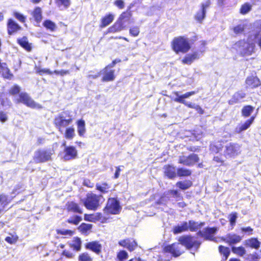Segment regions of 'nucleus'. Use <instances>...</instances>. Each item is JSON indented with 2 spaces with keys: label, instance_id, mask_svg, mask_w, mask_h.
I'll list each match as a JSON object with an SVG mask.
<instances>
[{
  "label": "nucleus",
  "instance_id": "nucleus-1",
  "mask_svg": "<svg viewBox=\"0 0 261 261\" xmlns=\"http://www.w3.org/2000/svg\"><path fill=\"white\" fill-rule=\"evenodd\" d=\"M20 87L16 84L12 86L9 90L8 93L11 96L18 94V97L14 99V101L16 103H22L32 109L42 108V106L33 100L27 93H20Z\"/></svg>",
  "mask_w": 261,
  "mask_h": 261
},
{
  "label": "nucleus",
  "instance_id": "nucleus-2",
  "mask_svg": "<svg viewBox=\"0 0 261 261\" xmlns=\"http://www.w3.org/2000/svg\"><path fill=\"white\" fill-rule=\"evenodd\" d=\"M171 46L176 54H186L191 48L189 39L184 36L174 37L171 42Z\"/></svg>",
  "mask_w": 261,
  "mask_h": 261
},
{
  "label": "nucleus",
  "instance_id": "nucleus-3",
  "mask_svg": "<svg viewBox=\"0 0 261 261\" xmlns=\"http://www.w3.org/2000/svg\"><path fill=\"white\" fill-rule=\"evenodd\" d=\"M197 92V91H191L179 95V92L173 91V94L176 96V98L173 99V100L175 102L182 103L189 108L194 109L196 110L199 114L202 115L204 114V111L200 106L195 105L191 102L188 103L185 100V98H188L190 96L195 94Z\"/></svg>",
  "mask_w": 261,
  "mask_h": 261
},
{
  "label": "nucleus",
  "instance_id": "nucleus-4",
  "mask_svg": "<svg viewBox=\"0 0 261 261\" xmlns=\"http://www.w3.org/2000/svg\"><path fill=\"white\" fill-rule=\"evenodd\" d=\"M102 198V195H97L92 192L88 193L83 199V203L87 210L96 211L101 205Z\"/></svg>",
  "mask_w": 261,
  "mask_h": 261
},
{
  "label": "nucleus",
  "instance_id": "nucleus-5",
  "mask_svg": "<svg viewBox=\"0 0 261 261\" xmlns=\"http://www.w3.org/2000/svg\"><path fill=\"white\" fill-rule=\"evenodd\" d=\"M55 154L53 149H37L33 156V160L36 163H43L52 160V156Z\"/></svg>",
  "mask_w": 261,
  "mask_h": 261
},
{
  "label": "nucleus",
  "instance_id": "nucleus-6",
  "mask_svg": "<svg viewBox=\"0 0 261 261\" xmlns=\"http://www.w3.org/2000/svg\"><path fill=\"white\" fill-rule=\"evenodd\" d=\"M178 241L188 250L194 248L197 250L201 244L200 241L196 240L195 238L191 234L180 236L178 239Z\"/></svg>",
  "mask_w": 261,
  "mask_h": 261
},
{
  "label": "nucleus",
  "instance_id": "nucleus-7",
  "mask_svg": "<svg viewBox=\"0 0 261 261\" xmlns=\"http://www.w3.org/2000/svg\"><path fill=\"white\" fill-rule=\"evenodd\" d=\"M121 210V206L119 201L116 198H109L103 212L107 214H119Z\"/></svg>",
  "mask_w": 261,
  "mask_h": 261
},
{
  "label": "nucleus",
  "instance_id": "nucleus-8",
  "mask_svg": "<svg viewBox=\"0 0 261 261\" xmlns=\"http://www.w3.org/2000/svg\"><path fill=\"white\" fill-rule=\"evenodd\" d=\"M62 146L64 148L61 153L62 158L65 161L73 160L78 157V152L75 146L71 145H66V142L62 143Z\"/></svg>",
  "mask_w": 261,
  "mask_h": 261
},
{
  "label": "nucleus",
  "instance_id": "nucleus-9",
  "mask_svg": "<svg viewBox=\"0 0 261 261\" xmlns=\"http://www.w3.org/2000/svg\"><path fill=\"white\" fill-rule=\"evenodd\" d=\"M180 245L179 242L167 245L163 248V251L170 254L174 257H177L184 252Z\"/></svg>",
  "mask_w": 261,
  "mask_h": 261
},
{
  "label": "nucleus",
  "instance_id": "nucleus-10",
  "mask_svg": "<svg viewBox=\"0 0 261 261\" xmlns=\"http://www.w3.org/2000/svg\"><path fill=\"white\" fill-rule=\"evenodd\" d=\"M119 246L126 248L129 252H133L136 250L138 247V244L135 239L132 238H126L124 239L120 240L118 243Z\"/></svg>",
  "mask_w": 261,
  "mask_h": 261
},
{
  "label": "nucleus",
  "instance_id": "nucleus-11",
  "mask_svg": "<svg viewBox=\"0 0 261 261\" xmlns=\"http://www.w3.org/2000/svg\"><path fill=\"white\" fill-rule=\"evenodd\" d=\"M72 121L73 119L71 118L66 119L63 116L59 115L55 117L54 124L58 128V130L62 133L63 128L71 124Z\"/></svg>",
  "mask_w": 261,
  "mask_h": 261
},
{
  "label": "nucleus",
  "instance_id": "nucleus-12",
  "mask_svg": "<svg viewBox=\"0 0 261 261\" xmlns=\"http://www.w3.org/2000/svg\"><path fill=\"white\" fill-rule=\"evenodd\" d=\"M218 228L216 227H206L203 231L199 230L197 232V235L204 238L205 240L214 241L215 238L214 234L217 232Z\"/></svg>",
  "mask_w": 261,
  "mask_h": 261
},
{
  "label": "nucleus",
  "instance_id": "nucleus-13",
  "mask_svg": "<svg viewBox=\"0 0 261 261\" xmlns=\"http://www.w3.org/2000/svg\"><path fill=\"white\" fill-rule=\"evenodd\" d=\"M85 248L90 250L97 255L102 252V245L98 241L88 242L85 244Z\"/></svg>",
  "mask_w": 261,
  "mask_h": 261
},
{
  "label": "nucleus",
  "instance_id": "nucleus-14",
  "mask_svg": "<svg viewBox=\"0 0 261 261\" xmlns=\"http://www.w3.org/2000/svg\"><path fill=\"white\" fill-rule=\"evenodd\" d=\"M221 240L229 245H232L240 243L242 237L236 233H228L225 237H221Z\"/></svg>",
  "mask_w": 261,
  "mask_h": 261
},
{
  "label": "nucleus",
  "instance_id": "nucleus-15",
  "mask_svg": "<svg viewBox=\"0 0 261 261\" xmlns=\"http://www.w3.org/2000/svg\"><path fill=\"white\" fill-rule=\"evenodd\" d=\"M7 33L9 35L16 34L22 30V28L13 19L9 18L7 22Z\"/></svg>",
  "mask_w": 261,
  "mask_h": 261
},
{
  "label": "nucleus",
  "instance_id": "nucleus-16",
  "mask_svg": "<svg viewBox=\"0 0 261 261\" xmlns=\"http://www.w3.org/2000/svg\"><path fill=\"white\" fill-rule=\"evenodd\" d=\"M102 76L101 81L102 82H108L113 81L115 78V70L106 66L101 70Z\"/></svg>",
  "mask_w": 261,
  "mask_h": 261
},
{
  "label": "nucleus",
  "instance_id": "nucleus-17",
  "mask_svg": "<svg viewBox=\"0 0 261 261\" xmlns=\"http://www.w3.org/2000/svg\"><path fill=\"white\" fill-rule=\"evenodd\" d=\"M66 210L68 212L82 214L83 210L80 205L73 201H68L65 204Z\"/></svg>",
  "mask_w": 261,
  "mask_h": 261
},
{
  "label": "nucleus",
  "instance_id": "nucleus-18",
  "mask_svg": "<svg viewBox=\"0 0 261 261\" xmlns=\"http://www.w3.org/2000/svg\"><path fill=\"white\" fill-rule=\"evenodd\" d=\"M239 146L237 143H230L226 146L225 150V155L232 157L236 156L238 153Z\"/></svg>",
  "mask_w": 261,
  "mask_h": 261
},
{
  "label": "nucleus",
  "instance_id": "nucleus-19",
  "mask_svg": "<svg viewBox=\"0 0 261 261\" xmlns=\"http://www.w3.org/2000/svg\"><path fill=\"white\" fill-rule=\"evenodd\" d=\"M246 84L251 89H255L261 85V82L257 76H248L245 80Z\"/></svg>",
  "mask_w": 261,
  "mask_h": 261
},
{
  "label": "nucleus",
  "instance_id": "nucleus-20",
  "mask_svg": "<svg viewBox=\"0 0 261 261\" xmlns=\"http://www.w3.org/2000/svg\"><path fill=\"white\" fill-rule=\"evenodd\" d=\"M255 118V116H252L250 117L249 119L246 120L245 122L239 125L234 130V132L236 134H239L241 133L242 132L247 129L250 127L251 125L254 122V120Z\"/></svg>",
  "mask_w": 261,
  "mask_h": 261
},
{
  "label": "nucleus",
  "instance_id": "nucleus-21",
  "mask_svg": "<svg viewBox=\"0 0 261 261\" xmlns=\"http://www.w3.org/2000/svg\"><path fill=\"white\" fill-rule=\"evenodd\" d=\"M164 174L169 179H173L176 177L177 172H176L175 167L171 165H165L164 167Z\"/></svg>",
  "mask_w": 261,
  "mask_h": 261
},
{
  "label": "nucleus",
  "instance_id": "nucleus-22",
  "mask_svg": "<svg viewBox=\"0 0 261 261\" xmlns=\"http://www.w3.org/2000/svg\"><path fill=\"white\" fill-rule=\"evenodd\" d=\"M199 58L198 53L194 51L191 54H187L181 60L183 64H191L194 61Z\"/></svg>",
  "mask_w": 261,
  "mask_h": 261
},
{
  "label": "nucleus",
  "instance_id": "nucleus-23",
  "mask_svg": "<svg viewBox=\"0 0 261 261\" xmlns=\"http://www.w3.org/2000/svg\"><path fill=\"white\" fill-rule=\"evenodd\" d=\"M245 93L241 91H237L232 95L231 98L228 101V103L229 105H233L239 103L241 101V100L245 98Z\"/></svg>",
  "mask_w": 261,
  "mask_h": 261
},
{
  "label": "nucleus",
  "instance_id": "nucleus-24",
  "mask_svg": "<svg viewBox=\"0 0 261 261\" xmlns=\"http://www.w3.org/2000/svg\"><path fill=\"white\" fill-rule=\"evenodd\" d=\"M114 19V15L111 13H108L102 17L100 19L99 28L102 29L111 24Z\"/></svg>",
  "mask_w": 261,
  "mask_h": 261
},
{
  "label": "nucleus",
  "instance_id": "nucleus-25",
  "mask_svg": "<svg viewBox=\"0 0 261 261\" xmlns=\"http://www.w3.org/2000/svg\"><path fill=\"white\" fill-rule=\"evenodd\" d=\"M260 242L256 238H251L246 240L244 242L246 247L251 248L258 249L260 246Z\"/></svg>",
  "mask_w": 261,
  "mask_h": 261
},
{
  "label": "nucleus",
  "instance_id": "nucleus-26",
  "mask_svg": "<svg viewBox=\"0 0 261 261\" xmlns=\"http://www.w3.org/2000/svg\"><path fill=\"white\" fill-rule=\"evenodd\" d=\"M125 27L124 23L118 19L109 28L108 31L110 33H116L123 30Z\"/></svg>",
  "mask_w": 261,
  "mask_h": 261
},
{
  "label": "nucleus",
  "instance_id": "nucleus-27",
  "mask_svg": "<svg viewBox=\"0 0 261 261\" xmlns=\"http://www.w3.org/2000/svg\"><path fill=\"white\" fill-rule=\"evenodd\" d=\"M175 185L179 190L185 191L193 186V182L191 180H179L176 182Z\"/></svg>",
  "mask_w": 261,
  "mask_h": 261
},
{
  "label": "nucleus",
  "instance_id": "nucleus-28",
  "mask_svg": "<svg viewBox=\"0 0 261 261\" xmlns=\"http://www.w3.org/2000/svg\"><path fill=\"white\" fill-rule=\"evenodd\" d=\"M78 134L80 137H84L86 132L85 121L83 119L78 120L76 122Z\"/></svg>",
  "mask_w": 261,
  "mask_h": 261
},
{
  "label": "nucleus",
  "instance_id": "nucleus-29",
  "mask_svg": "<svg viewBox=\"0 0 261 261\" xmlns=\"http://www.w3.org/2000/svg\"><path fill=\"white\" fill-rule=\"evenodd\" d=\"M204 225V222H201L200 223H198L193 220H189L188 223V229H189L192 232L197 231L198 229L200 228Z\"/></svg>",
  "mask_w": 261,
  "mask_h": 261
},
{
  "label": "nucleus",
  "instance_id": "nucleus-30",
  "mask_svg": "<svg viewBox=\"0 0 261 261\" xmlns=\"http://www.w3.org/2000/svg\"><path fill=\"white\" fill-rule=\"evenodd\" d=\"M31 15L36 22L40 23L41 21L42 15L41 8L39 7H35L32 12Z\"/></svg>",
  "mask_w": 261,
  "mask_h": 261
},
{
  "label": "nucleus",
  "instance_id": "nucleus-31",
  "mask_svg": "<svg viewBox=\"0 0 261 261\" xmlns=\"http://www.w3.org/2000/svg\"><path fill=\"white\" fill-rule=\"evenodd\" d=\"M130 9L131 6L128 7L125 11L123 12L120 15L118 19L122 22L123 23L125 21L129 20L132 16V12L130 10Z\"/></svg>",
  "mask_w": 261,
  "mask_h": 261
},
{
  "label": "nucleus",
  "instance_id": "nucleus-32",
  "mask_svg": "<svg viewBox=\"0 0 261 261\" xmlns=\"http://www.w3.org/2000/svg\"><path fill=\"white\" fill-rule=\"evenodd\" d=\"M17 43L27 51H31L32 50L31 44L29 43L27 37L17 39Z\"/></svg>",
  "mask_w": 261,
  "mask_h": 261
},
{
  "label": "nucleus",
  "instance_id": "nucleus-33",
  "mask_svg": "<svg viewBox=\"0 0 261 261\" xmlns=\"http://www.w3.org/2000/svg\"><path fill=\"white\" fill-rule=\"evenodd\" d=\"M188 230V225L187 222H183L180 225L174 227L173 232L174 234H178Z\"/></svg>",
  "mask_w": 261,
  "mask_h": 261
},
{
  "label": "nucleus",
  "instance_id": "nucleus-34",
  "mask_svg": "<svg viewBox=\"0 0 261 261\" xmlns=\"http://www.w3.org/2000/svg\"><path fill=\"white\" fill-rule=\"evenodd\" d=\"M12 103L11 100L6 96L5 92H0V106L2 107H11Z\"/></svg>",
  "mask_w": 261,
  "mask_h": 261
},
{
  "label": "nucleus",
  "instance_id": "nucleus-35",
  "mask_svg": "<svg viewBox=\"0 0 261 261\" xmlns=\"http://www.w3.org/2000/svg\"><path fill=\"white\" fill-rule=\"evenodd\" d=\"M128 258L127 252L123 249L119 250L116 253L115 260L116 261H125Z\"/></svg>",
  "mask_w": 261,
  "mask_h": 261
},
{
  "label": "nucleus",
  "instance_id": "nucleus-36",
  "mask_svg": "<svg viewBox=\"0 0 261 261\" xmlns=\"http://www.w3.org/2000/svg\"><path fill=\"white\" fill-rule=\"evenodd\" d=\"M12 201V199L10 198L8 195L2 193L0 194V204L1 205L3 211L4 208L7 206Z\"/></svg>",
  "mask_w": 261,
  "mask_h": 261
},
{
  "label": "nucleus",
  "instance_id": "nucleus-37",
  "mask_svg": "<svg viewBox=\"0 0 261 261\" xmlns=\"http://www.w3.org/2000/svg\"><path fill=\"white\" fill-rule=\"evenodd\" d=\"M192 170L184 167L178 168L177 169V176L178 177H188L192 175Z\"/></svg>",
  "mask_w": 261,
  "mask_h": 261
},
{
  "label": "nucleus",
  "instance_id": "nucleus-38",
  "mask_svg": "<svg viewBox=\"0 0 261 261\" xmlns=\"http://www.w3.org/2000/svg\"><path fill=\"white\" fill-rule=\"evenodd\" d=\"M92 224L82 223L78 227L79 230L83 234H87L92 228Z\"/></svg>",
  "mask_w": 261,
  "mask_h": 261
},
{
  "label": "nucleus",
  "instance_id": "nucleus-39",
  "mask_svg": "<svg viewBox=\"0 0 261 261\" xmlns=\"http://www.w3.org/2000/svg\"><path fill=\"white\" fill-rule=\"evenodd\" d=\"M110 188V185L106 182H102L101 185L96 184L95 186L96 189L102 194L107 193Z\"/></svg>",
  "mask_w": 261,
  "mask_h": 261
},
{
  "label": "nucleus",
  "instance_id": "nucleus-40",
  "mask_svg": "<svg viewBox=\"0 0 261 261\" xmlns=\"http://www.w3.org/2000/svg\"><path fill=\"white\" fill-rule=\"evenodd\" d=\"M255 46L253 44L249 43L247 46L244 48L241 53L242 56H248L251 55L254 52Z\"/></svg>",
  "mask_w": 261,
  "mask_h": 261
},
{
  "label": "nucleus",
  "instance_id": "nucleus-41",
  "mask_svg": "<svg viewBox=\"0 0 261 261\" xmlns=\"http://www.w3.org/2000/svg\"><path fill=\"white\" fill-rule=\"evenodd\" d=\"M252 5L249 3H245L241 6L239 13L242 15H246L251 11Z\"/></svg>",
  "mask_w": 261,
  "mask_h": 261
},
{
  "label": "nucleus",
  "instance_id": "nucleus-42",
  "mask_svg": "<svg viewBox=\"0 0 261 261\" xmlns=\"http://www.w3.org/2000/svg\"><path fill=\"white\" fill-rule=\"evenodd\" d=\"M218 249L220 254L223 255L224 259L226 260L228 258L230 253L229 248L223 245H219Z\"/></svg>",
  "mask_w": 261,
  "mask_h": 261
},
{
  "label": "nucleus",
  "instance_id": "nucleus-43",
  "mask_svg": "<svg viewBox=\"0 0 261 261\" xmlns=\"http://www.w3.org/2000/svg\"><path fill=\"white\" fill-rule=\"evenodd\" d=\"M254 110V108L251 105H246L243 107L241 112L244 117H249Z\"/></svg>",
  "mask_w": 261,
  "mask_h": 261
},
{
  "label": "nucleus",
  "instance_id": "nucleus-44",
  "mask_svg": "<svg viewBox=\"0 0 261 261\" xmlns=\"http://www.w3.org/2000/svg\"><path fill=\"white\" fill-rule=\"evenodd\" d=\"M43 25L47 30L51 32L55 31L57 28L55 23L49 19L44 20Z\"/></svg>",
  "mask_w": 261,
  "mask_h": 261
},
{
  "label": "nucleus",
  "instance_id": "nucleus-45",
  "mask_svg": "<svg viewBox=\"0 0 261 261\" xmlns=\"http://www.w3.org/2000/svg\"><path fill=\"white\" fill-rule=\"evenodd\" d=\"M78 261H93V258L88 252L80 253L77 258Z\"/></svg>",
  "mask_w": 261,
  "mask_h": 261
},
{
  "label": "nucleus",
  "instance_id": "nucleus-46",
  "mask_svg": "<svg viewBox=\"0 0 261 261\" xmlns=\"http://www.w3.org/2000/svg\"><path fill=\"white\" fill-rule=\"evenodd\" d=\"M73 250L79 251L81 250L82 248V242L81 240L79 237H75L73 240V243L70 245Z\"/></svg>",
  "mask_w": 261,
  "mask_h": 261
},
{
  "label": "nucleus",
  "instance_id": "nucleus-47",
  "mask_svg": "<svg viewBox=\"0 0 261 261\" xmlns=\"http://www.w3.org/2000/svg\"><path fill=\"white\" fill-rule=\"evenodd\" d=\"M75 135L74 129L73 127L66 128L64 137L68 140H72Z\"/></svg>",
  "mask_w": 261,
  "mask_h": 261
},
{
  "label": "nucleus",
  "instance_id": "nucleus-48",
  "mask_svg": "<svg viewBox=\"0 0 261 261\" xmlns=\"http://www.w3.org/2000/svg\"><path fill=\"white\" fill-rule=\"evenodd\" d=\"M11 236H7L5 238V240L9 244H15L18 240L19 237L16 233H10Z\"/></svg>",
  "mask_w": 261,
  "mask_h": 261
},
{
  "label": "nucleus",
  "instance_id": "nucleus-49",
  "mask_svg": "<svg viewBox=\"0 0 261 261\" xmlns=\"http://www.w3.org/2000/svg\"><path fill=\"white\" fill-rule=\"evenodd\" d=\"M232 252L240 256H243L246 253V250L243 246L231 247Z\"/></svg>",
  "mask_w": 261,
  "mask_h": 261
},
{
  "label": "nucleus",
  "instance_id": "nucleus-50",
  "mask_svg": "<svg viewBox=\"0 0 261 261\" xmlns=\"http://www.w3.org/2000/svg\"><path fill=\"white\" fill-rule=\"evenodd\" d=\"M82 219L81 216L73 215L67 219L66 222L68 223L76 225L82 221Z\"/></svg>",
  "mask_w": 261,
  "mask_h": 261
},
{
  "label": "nucleus",
  "instance_id": "nucleus-51",
  "mask_svg": "<svg viewBox=\"0 0 261 261\" xmlns=\"http://www.w3.org/2000/svg\"><path fill=\"white\" fill-rule=\"evenodd\" d=\"M206 12L204 10H201L195 14L194 18L198 22L201 23L203 19L205 18Z\"/></svg>",
  "mask_w": 261,
  "mask_h": 261
},
{
  "label": "nucleus",
  "instance_id": "nucleus-52",
  "mask_svg": "<svg viewBox=\"0 0 261 261\" xmlns=\"http://www.w3.org/2000/svg\"><path fill=\"white\" fill-rule=\"evenodd\" d=\"M260 258V255L255 252L252 254L248 255L245 258V261H259Z\"/></svg>",
  "mask_w": 261,
  "mask_h": 261
},
{
  "label": "nucleus",
  "instance_id": "nucleus-53",
  "mask_svg": "<svg viewBox=\"0 0 261 261\" xmlns=\"http://www.w3.org/2000/svg\"><path fill=\"white\" fill-rule=\"evenodd\" d=\"M187 159L191 163V166L194 165L195 163H198L199 161L198 155L195 153H191L187 156Z\"/></svg>",
  "mask_w": 261,
  "mask_h": 261
},
{
  "label": "nucleus",
  "instance_id": "nucleus-54",
  "mask_svg": "<svg viewBox=\"0 0 261 261\" xmlns=\"http://www.w3.org/2000/svg\"><path fill=\"white\" fill-rule=\"evenodd\" d=\"M237 217L238 214L237 212H232L229 215V221L232 227H233L236 225Z\"/></svg>",
  "mask_w": 261,
  "mask_h": 261
},
{
  "label": "nucleus",
  "instance_id": "nucleus-55",
  "mask_svg": "<svg viewBox=\"0 0 261 261\" xmlns=\"http://www.w3.org/2000/svg\"><path fill=\"white\" fill-rule=\"evenodd\" d=\"M178 163L187 166H191V163L187 159V156L184 155L179 156Z\"/></svg>",
  "mask_w": 261,
  "mask_h": 261
},
{
  "label": "nucleus",
  "instance_id": "nucleus-56",
  "mask_svg": "<svg viewBox=\"0 0 261 261\" xmlns=\"http://www.w3.org/2000/svg\"><path fill=\"white\" fill-rule=\"evenodd\" d=\"M129 33L130 36L137 37L139 35L140 29L139 27L135 26L129 29Z\"/></svg>",
  "mask_w": 261,
  "mask_h": 261
},
{
  "label": "nucleus",
  "instance_id": "nucleus-57",
  "mask_svg": "<svg viewBox=\"0 0 261 261\" xmlns=\"http://www.w3.org/2000/svg\"><path fill=\"white\" fill-rule=\"evenodd\" d=\"M169 193L173 197L176 198L178 200H182L183 199V197L177 190H170L169 191Z\"/></svg>",
  "mask_w": 261,
  "mask_h": 261
},
{
  "label": "nucleus",
  "instance_id": "nucleus-58",
  "mask_svg": "<svg viewBox=\"0 0 261 261\" xmlns=\"http://www.w3.org/2000/svg\"><path fill=\"white\" fill-rule=\"evenodd\" d=\"M13 15L20 22L24 23L26 20V17L22 15L17 12H14L13 14Z\"/></svg>",
  "mask_w": 261,
  "mask_h": 261
},
{
  "label": "nucleus",
  "instance_id": "nucleus-59",
  "mask_svg": "<svg viewBox=\"0 0 261 261\" xmlns=\"http://www.w3.org/2000/svg\"><path fill=\"white\" fill-rule=\"evenodd\" d=\"M223 146L221 144H215L211 145V150L215 152L218 153L222 149Z\"/></svg>",
  "mask_w": 261,
  "mask_h": 261
},
{
  "label": "nucleus",
  "instance_id": "nucleus-60",
  "mask_svg": "<svg viewBox=\"0 0 261 261\" xmlns=\"http://www.w3.org/2000/svg\"><path fill=\"white\" fill-rule=\"evenodd\" d=\"M57 233L58 234H61V235H69V236H72L74 231L69 229H65V230H62V229H57L56 230Z\"/></svg>",
  "mask_w": 261,
  "mask_h": 261
},
{
  "label": "nucleus",
  "instance_id": "nucleus-61",
  "mask_svg": "<svg viewBox=\"0 0 261 261\" xmlns=\"http://www.w3.org/2000/svg\"><path fill=\"white\" fill-rule=\"evenodd\" d=\"M53 72V73H55L56 75H60V76H62L67 75V74H69L70 73V71L69 70H64V69H61L60 70H55Z\"/></svg>",
  "mask_w": 261,
  "mask_h": 261
},
{
  "label": "nucleus",
  "instance_id": "nucleus-62",
  "mask_svg": "<svg viewBox=\"0 0 261 261\" xmlns=\"http://www.w3.org/2000/svg\"><path fill=\"white\" fill-rule=\"evenodd\" d=\"M233 32L235 34H238L242 33L244 31V27L243 25L239 24L234 27L233 29Z\"/></svg>",
  "mask_w": 261,
  "mask_h": 261
},
{
  "label": "nucleus",
  "instance_id": "nucleus-63",
  "mask_svg": "<svg viewBox=\"0 0 261 261\" xmlns=\"http://www.w3.org/2000/svg\"><path fill=\"white\" fill-rule=\"evenodd\" d=\"M37 72L40 75H42L44 73L51 75L53 73V72L50 71L49 69H45V68L38 69L37 70Z\"/></svg>",
  "mask_w": 261,
  "mask_h": 261
},
{
  "label": "nucleus",
  "instance_id": "nucleus-64",
  "mask_svg": "<svg viewBox=\"0 0 261 261\" xmlns=\"http://www.w3.org/2000/svg\"><path fill=\"white\" fill-rule=\"evenodd\" d=\"M62 254L68 258H73L74 256L73 253L67 250H64L62 252Z\"/></svg>",
  "mask_w": 261,
  "mask_h": 261
}]
</instances>
